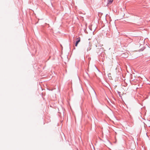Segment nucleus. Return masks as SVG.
<instances>
[{
  "instance_id": "f257e3e1",
  "label": "nucleus",
  "mask_w": 150,
  "mask_h": 150,
  "mask_svg": "<svg viewBox=\"0 0 150 150\" xmlns=\"http://www.w3.org/2000/svg\"><path fill=\"white\" fill-rule=\"evenodd\" d=\"M76 41L75 43V46L77 47L78 44L80 41V38L79 37L76 38Z\"/></svg>"
},
{
  "instance_id": "f03ea898",
  "label": "nucleus",
  "mask_w": 150,
  "mask_h": 150,
  "mask_svg": "<svg viewBox=\"0 0 150 150\" xmlns=\"http://www.w3.org/2000/svg\"><path fill=\"white\" fill-rule=\"evenodd\" d=\"M88 46L89 47L87 48V51L90 50L91 49V48L90 47H89V45H88Z\"/></svg>"
},
{
  "instance_id": "7ed1b4c3",
  "label": "nucleus",
  "mask_w": 150,
  "mask_h": 150,
  "mask_svg": "<svg viewBox=\"0 0 150 150\" xmlns=\"http://www.w3.org/2000/svg\"><path fill=\"white\" fill-rule=\"evenodd\" d=\"M113 0H110L109 2L110 3H112L113 1Z\"/></svg>"
},
{
  "instance_id": "20e7f679",
  "label": "nucleus",
  "mask_w": 150,
  "mask_h": 150,
  "mask_svg": "<svg viewBox=\"0 0 150 150\" xmlns=\"http://www.w3.org/2000/svg\"><path fill=\"white\" fill-rule=\"evenodd\" d=\"M86 47H85V48H86Z\"/></svg>"
}]
</instances>
